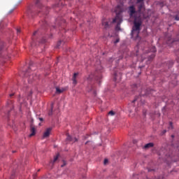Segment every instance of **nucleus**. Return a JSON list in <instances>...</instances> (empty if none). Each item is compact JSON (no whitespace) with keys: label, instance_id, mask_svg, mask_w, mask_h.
<instances>
[{"label":"nucleus","instance_id":"1","mask_svg":"<svg viewBox=\"0 0 179 179\" xmlns=\"http://www.w3.org/2000/svg\"><path fill=\"white\" fill-rule=\"evenodd\" d=\"M141 26H142V18L141 16H138L137 18H134L131 34L134 35V33L136 31V34L138 36V34H139V31H141Z\"/></svg>","mask_w":179,"mask_h":179},{"label":"nucleus","instance_id":"2","mask_svg":"<svg viewBox=\"0 0 179 179\" xmlns=\"http://www.w3.org/2000/svg\"><path fill=\"white\" fill-rule=\"evenodd\" d=\"M122 13V10H120V13H116V16L113 20V23H117L115 27L116 31H120L121 30V23H122V15H121V13Z\"/></svg>","mask_w":179,"mask_h":179},{"label":"nucleus","instance_id":"3","mask_svg":"<svg viewBox=\"0 0 179 179\" xmlns=\"http://www.w3.org/2000/svg\"><path fill=\"white\" fill-rule=\"evenodd\" d=\"M153 93V90H143L141 93V94L138 96H136L134 101L131 102V105H134V103L135 101H138V103H142V104H145L144 101H142L141 97H145V96H149V94H152Z\"/></svg>","mask_w":179,"mask_h":179},{"label":"nucleus","instance_id":"4","mask_svg":"<svg viewBox=\"0 0 179 179\" xmlns=\"http://www.w3.org/2000/svg\"><path fill=\"white\" fill-rule=\"evenodd\" d=\"M93 79H94L95 80L99 82V83H100L101 82V71H99L96 70L94 72V73H91L87 78V80H93Z\"/></svg>","mask_w":179,"mask_h":179},{"label":"nucleus","instance_id":"5","mask_svg":"<svg viewBox=\"0 0 179 179\" xmlns=\"http://www.w3.org/2000/svg\"><path fill=\"white\" fill-rule=\"evenodd\" d=\"M128 13L131 19H136L138 16H141L138 15V13H139L138 12V10L136 11L135 6L134 5L129 6Z\"/></svg>","mask_w":179,"mask_h":179},{"label":"nucleus","instance_id":"6","mask_svg":"<svg viewBox=\"0 0 179 179\" xmlns=\"http://www.w3.org/2000/svg\"><path fill=\"white\" fill-rule=\"evenodd\" d=\"M145 0H137L136 5L138 8V12L141 13L143 9H145Z\"/></svg>","mask_w":179,"mask_h":179},{"label":"nucleus","instance_id":"7","mask_svg":"<svg viewBox=\"0 0 179 179\" xmlns=\"http://www.w3.org/2000/svg\"><path fill=\"white\" fill-rule=\"evenodd\" d=\"M122 76V75L121 74V73L120 72H117L115 71L114 73V80L115 82H120V80H121V77Z\"/></svg>","mask_w":179,"mask_h":179},{"label":"nucleus","instance_id":"8","mask_svg":"<svg viewBox=\"0 0 179 179\" xmlns=\"http://www.w3.org/2000/svg\"><path fill=\"white\" fill-rule=\"evenodd\" d=\"M52 129L51 128H48L45 131V133L43 134V138H48V136H50V132H51Z\"/></svg>","mask_w":179,"mask_h":179},{"label":"nucleus","instance_id":"9","mask_svg":"<svg viewBox=\"0 0 179 179\" xmlns=\"http://www.w3.org/2000/svg\"><path fill=\"white\" fill-rule=\"evenodd\" d=\"M102 25L103 26L104 29H110V24H108V22L106 20H102Z\"/></svg>","mask_w":179,"mask_h":179},{"label":"nucleus","instance_id":"10","mask_svg":"<svg viewBox=\"0 0 179 179\" xmlns=\"http://www.w3.org/2000/svg\"><path fill=\"white\" fill-rule=\"evenodd\" d=\"M36 135V128L33 127V124L31 125V134H29V136H34Z\"/></svg>","mask_w":179,"mask_h":179},{"label":"nucleus","instance_id":"11","mask_svg":"<svg viewBox=\"0 0 179 179\" xmlns=\"http://www.w3.org/2000/svg\"><path fill=\"white\" fill-rule=\"evenodd\" d=\"M79 75L78 73H75L73 76L72 80H73V85H76L78 82L76 81V77Z\"/></svg>","mask_w":179,"mask_h":179},{"label":"nucleus","instance_id":"12","mask_svg":"<svg viewBox=\"0 0 179 179\" xmlns=\"http://www.w3.org/2000/svg\"><path fill=\"white\" fill-rule=\"evenodd\" d=\"M66 139H67V141H74V142H78V138H73L72 136H71L70 135L67 136Z\"/></svg>","mask_w":179,"mask_h":179},{"label":"nucleus","instance_id":"13","mask_svg":"<svg viewBox=\"0 0 179 179\" xmlns=\"http://www.w3.org/2000/svg\"><path fill=\"white\" fill-rule=\"evenodd\" d=\"M154 144L153 143H147L145 146H144V149H149L150 148H153Z\"/></svg>","mask_w":179,"mask_h":179},{"label":"nucleus","instance_id":"14","mask_svg":"<svg viewBox=\"0 0 179 179\" xmlns=\"http://www.w3.org/2000/svg\"><path fill=\"white\" fill-rule=\"evenodd\" d=\"M53 108H54V103H52L51 104V110H50V111H49L48 115H50V116L52 115V110H53Z\"/></svg>","mask_w":179,"mask_h":179},{"label":"nucleus","instance_id":"15","mask_svg":"<svg viewBox=\"0 0 179 179\" xmlns=\"http://www.w3.org/2000/svg\"><path fill=\"white\" fill-rule=\"evenodd\" d=\"M62 92H64V90H61L59 87H56V93L61 94Z\"/></svg>","mask_w":179,"mask_h":179},{"label":"nucleus","instance_id":"16","mask_svg":"<svg viewBox=\"0 0 179 179\" xmlns=\"http://www.w3.org/2000/svg\"><path fill=\"white\" fill-rule=\"evenodd\" d=\"M150 51L151 52H156V47H155V46H152V47L150 48Z\"/></svg>","mask_w":179,"mask_h":179},{"label":"nucleus","instance_id":"17","mask_svg":"<svg viewBox=\"0 0 179 179\" xmlns=\"http://www.w3.org/2000/svg\"><path fill=\"white\" fill-rule=\"evenodd\" d=\"M89 92H92L94 96H96V90H94V88L93 87H91V89Z\"/></svg>","mask_w":179,"mask_h":179},{"label":"nucleus","instance_id":"18","mask_svg":"<svg viewBox=\"0 0 179 179\" xmlns=\"http://www.w3.org/2000/svg\"><path fill=\"white\" fill-rule=\"evenodd\" d=\"M31 79H33V76H29V77L28 78L29 83H31L33 82V80H31Z\"/></svg>","mask_w":179,"mask_h":179},{"label":"nucleus","instance_id":"19","mask_svg":"<svg viewBox=\"0 0 179 179\" xmlns=\"http://www.w3.org/2000/svg\"><path fill=\"white\" fill-rule=\"evenodd\" d=\"M59 157V155H57V156L55 157L53 159V163H55L58 160V158Z\"/></svg>","mask_w":179,"mask_h":179},{"label":"nucleus","instance_id":"20","mask_svg":"<svg viewBox=\"0 0 179 179\" xmlns=\"http://www.w3.org/2000/svg\"><path fill=\"white\" fill-rule=\"evenodd\" d=\"M61 44H62V41H59L58 43H57V46H56V48H59V47L61 46Z\"/></svg>","mask_w":179,"mask_h":179},{"label":"nucleus","instance_id":"21","mask_svg":"<svg viewBox=\"0 0 179 179\" xmlns=\"http://www.w3.org/2000/svg\"><path fill=\"white\" fill-rule=\"evenodd\" d=\"M175 20H177V21L179 20V12L176 15V16H175Z\"/></svg>","mask_w":179,"mask_h":179},{"label":"nucleus","instance_id":"22","mask_svg":"<svg viewBox=\"0 0 179 179\" xmlns=\"http://www.w3.org/2000/svg\"><path fill=\"white\" fill-rule=\"evenodd\" d=\"M109 115H115V113L113 110H110L109 113H108Z\"/></svg>","mask_w":179,"mask_h":179},{"label":"nucleus","instance_id":"23","mask_svg":"<svg viewBox=\"0 0 179 179\" xmlns=\"http://www.w3.org/2000/svg\"><path fill=\"white\" fill-rule=\"evenodd\" d=\"M169 129H173V122H170Z\"/></svg>","mask_w":179,"mask_h":179},{"label":"nucleus","instance_id":"24","mask_svg":"<svg viewBox=\"0 0 179 179\" xmlns=\"http://www.w3.org/2000/svg\"><path fill=\"white\" fill-rule=\"evenodd\" d=\"M153 58H155V55L152 54L151 56L149 57L148 61H150V59H153Z\"/></svg>","mask_w":179,"mask_h":179},{"label":"nucleus","instance_id":"25","mask_svg":"<svg viewBox=\"0 0 179 179\" xmlns=\"http://www.w3.org/2000/svg\"><path fill=\"white\" fill-rule=\"evenodd\" d=\"M118 43H120V38H117L115 41H113L114 44H117Z\"/></svg>","mask_w":179,"mask_h":179},{"label":"nucleus","instance_id":"26","mask_svg":"<svg viewBox=\"0 0 179 179\" xmlns=\"http://www.w3.org/2000/svg\"><path fill=\"white\" fill-rule=\"evenodd\" d=\"M143 115L144 117H146V110H145V109L143 110Z\"/></svg>","mask_w":179,"mask_h":179},{"label":"nucleus","instance_id":"27","mask_svg":"<svg viewBox=\"0 0 179 179\" xmlns=\"http://www.w3.org/2000/svg\"><path fill=\"white\" fill-rule=\"evenodd\" d=\"M107 163H108V159H105L104 161H103V164H107Z\"/></svg>","mask_w":179,"mask_h":179},{"label":"nucleus","instance_id":"28","mask_svg":"<svg viewBox=\"0 0 179 179\" xmlns=\"http://www.w3.org/2000/svg\"><path fill=\"white\" fill-rule=\"evenodd\" d=\"M167 132L166 130H163L162 132V135H164V134H166Z\"/></svg>","mask_w":179,"mask_h":179},{"label":"nucleus","instance_id":"29","mask_svg":"<svg viewBox=\"0 0 179 179\" xmlns=\"http://www.w3.org/2000/svg\"><path fill=\"white\" fill-rule=\"evenodd\" d=\"M31 65H33V62H29V69H31Z\"/></svg>","mask_w":179,"mask_h":179},{"label":"nucleus","instance_id":"30","mask_svg":"<svg viewBox=\"0 0 179 179\" xmlns=\"http://www.w3.org/2000/svg\"><path fill=\"white\" fill-rule=\"evenodd\" d=\"M13 10H15V9H11V10L9 11V13H13Z\"/></svg>","mask_w":179,"mask_h":179},{"label":"nucleus","instance_id":"31","mask_svg":"<svg viewBox=\"0 0 179 179\" xmlns=\"http://www.w3.org/2000/svg\"><path fill=\"white\" fill-rule=\"evenodd\" d=\"M148 170L149 172H150V171H153L155 169H148Z\"/></svg>","mask_w":179,"mask_h":179},{"label":"nucleus","instance_id":"32","mask_svg":"<svg viewBox=\"0 0 179 179\" xmlns=\"http://www.w3.org/2000/svg\"><path fill=\"white\" fill-rule=\"evenodd\" d=\"M39 120L40 121H44V119H43V117H39Z\"/></svg>","mask_w":179,"mask_h":179},{"label":"nucleus","instance_id":"33","mask_svg":"<svg viewBox=\"0 0 179 179\" xmlns=\"http://www.w3.org/2000/svg\"><path fill=\"white\" fill-rule=\"evenodd\" d=\"M36 34H37V31H36L35 32H34L33 36H36Z\"/></svg>","mask_w":179,"mask_h":179},{"label":"nucleus","instance_id":"34","mask_svg":"<svg viewBox=\"0 0 179 179\" xmlns=\"http://www.w3.org/2000/svg\"><path fill=\"white\" fill-rule=\"evenodd\" d=\"M17 33H20V30L19 29H17Z\"/></svg>","mask_w":179,"mask_h":179},{"label":"nucleus","instance_id":"35","mask_svg":"<svg viewBox=\"0 0 179 179\" xmlns=\"http://www.w3.org/2000/svg\"><path fill=\"white\" fill-rule=\"evenodd\" d=\"M120 59H122V57H120L119 59H117V61H120Z\"/></svg>","mask_w":179,"mask_h":179},{"label":"nucleus","instance_id":"36","mask_svg":"<svg viewBox=\"0 0 179 179\" xmlns=\"http://www.w3.org/2000/svg\"><path fill=\"white\" fill-rule=\"evenodd\" d=\"M27 73H29V71H27V72L25 73V76H27Z\"/></svg>","mask_w":179,"mask_h":179},{"label":"nucleus","instance_id":"37","mask_svg":"<svg viewBox=\"0 0 179 179\" xmlns=\"http://www.w3.org/2000/svg\"><path fill=\"white\" fill-rule=\"evenodd\" d=\"M12 96H15V94H10V97H12Z\"/></svg>","mask_w":179,"mask_h":179},{"label":"nucleus","instance_id":"38","mask_svg":"<svg viewBox=\"0 0 179 179\" xmlns=\"http://www.w3.org/2000/svg\"><path fill=\"white\" fill-rule=\"evenodd\" d=\"M66 164V163H64V164L63 165H62V167H64V166H65Z\"/></svg>","mask_w":179,"mask_h":179},{"label":"nucleus","instance_id":"39","mask_svg":"<svg viewBox=\"0 0 179 179\" xmlns=\"http://www.w3.org/2000/svg\"><path fill=\"white\" fill-rule=\"evenodd\" d=\"M41 43H45V39L43 40Z\"/></svg>","mask_w":179,"mask_h":179},{"label":"nucleus","instance_id":"40","mask_svg":"<svg viewBox=\"0 0 179 179\" xmlns=\"http://www.w3.org/2000/svg\"><path fill=\"white\" fill-rule=\"evenodd\" d=\"M136 113H138V108L135 109Z\"/></svg>","mask_w":179,"mask_h":179},{"label":"nucleus","instance_id":"41","mask_svg":"<svg viewBox=\"0 0 179 179\" xmlns=\"http://www.w3.org/2000/svg\"><path fill=\"white\" fill-rule=\"evenodd\" d=\"M88 137H89V136H85V139H87Z\"/></svg>","mask_w":179,"mask_h":179},{"label":"nucleus","instance_id":"42","mask_svg":"<svg viewBox=\"0 0 179 179\" xmlns=\"http://www.w3.org/2000/svg\"><path fill=\"white\" fill-rule=\"evenodd\" d=\"M87 143H89V141H87V142L85 143V145H87Z\"/></svg>","mask_w":179,"mask_h":179},{"label":"nucleus","instance_id":"43","mask_svg":"<svg viewBox=\"0 0 179 179\" xmlns=\"http://www.w3.org/2000/svg\"><path fill=\"white\" fill-rule=\"evenodd\" d=\"M134 87H136V84H134Z\"/></svg>","mask_w":179,"mask_h":179},{"label":"nucleus","instance_id":"44","mask_svg":"<svg viewBox=\"0 0 179 179\" xmlns=\"http://www.w3.org/2000/svg\"><path fill=\"white\" fill-rule=\"evenodd\" d=\"M171 138H174V135H172V136H171Z\"/></svg>","mask_w":179,"mask_h":179},{"label":"nucleus","instance_id":"45","mask_svg":"<svg viewBox=\"0 0 179 179\" xmlns=\"http://www.w3.org/2000/svg\"><path fill=\"white\" fill-rule=\"evenodd\" d=\"M38 1H39V0H37V2H36V3H38Z\"/></svg>","mask_w":179,"mask_h":179},{"label":"nucleus","instance_id":"46","mask_svg":"<svg viewBox=\"0 0 179 179\" xmlns=\"http://www.w3.org/2000/svg\"><path fill=\"white\" fill-rule=\"evenodd\" d=\"M117 8H120V6H117Z\"/></svg>","mask_w":179,"mask_h":179},{"label":"nucleus","instance_id":"47","mask_svg":"<svg viewBox=\"0 0 179 179\" xmlns=\"http://www.w3.org/2000/svg\"><path fill=\"white\" fill-rule=\"evenodd\" d=\"M32 93H33V92H31L30 94H29V96H30L31 94H32Z\"/></svg>","mask_w":179,"mask_h":179},{"label":"nucleus","instance_id":"48","mask_svg":"<svg viewBox=\"0 0 179 179\" xmlns=\"http://www.w3.org/2000/svg\"><path fill=\"white\" fill-rule=\"evenodd\" d=\"M16 151H13V153H15Z\"/></svg>","mask_w":179,"mask_h":179},{"label":"nucleus","instance_id":"49","mask_svg":"<svg viewBox=\"0 0 179 179\" xmlns=\"http://www.w3.org/2000/svg\"><path fill=\"white\" fill-rule=\"evenodd\" d=\"M111 59H113V58H111V59H110V61H111Z\"/></svg>","mask_w":179,"mask_h":179},{"label":"nucleus","instance_id":"50","mask_svg":"<svg viewBox=\"0 0 179 179\" xmlns=\"http://www.w3.org/2000/svg\"><path fill=\"white\" fill-rule=\"evenodd\" d=\"M171 64L172 65V64H173V62H171Z\"/></svg>","mask_w":179,"mask_h":179},{"label":"nucleus","instance_id":"51","mask_svg":"<svg viewBox=\"0 0 179 179\" xmlns=\"http://www.w3.org/2000/svg\"><path fill=\"white\" fill-rule=\"evenodd\" d=\"M39 125H41V123H39Z\"/></svg>","mask_w":179,"mask_h":179},{"label":"nucleus","instance_id":"52","mask_svg":"<svg viewBox=\"0 0 179 179\" xmlns=\"http://www.w3.org/2000/svg\"><path fill=\"white\" fill-rule=\"evenodd\" d=\"M178 101H179V99H178Z\"/></svg>","mask_w":179,"mask_h":179}]
</instances>
